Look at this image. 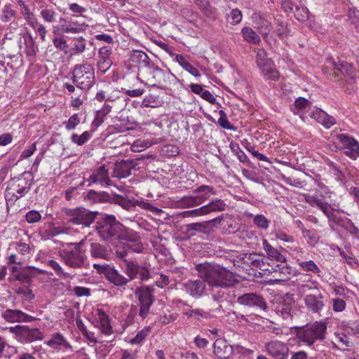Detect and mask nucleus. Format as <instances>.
Listing matches in <instances>:
<instances>
[{
  "mask_svg": "<svg viewBox=\"0 0 359 359\" xmlns=\"http://www.w3.org/2000/svg\"><path fill=\"white\" fill-rule=\"evenodd\" d=\"M95 175H96L97 178H98V180L100 181V184H106L107 185H109L110 179L108 177V170L106 169L104 165H102L99 167L95 172Z\"/></svg>",
  "mask_w": 359,
  "mask_h": 359,
  "instance_id": "obj_42",
  "label": "nucleus"
},
{
  "mask_svg": "<svg viewBox=\"0 0 359 359\" xmlns=\"http://www.w3.org/2000/svg\"><path fill=\"white\" fill-rule=\"evenodd\" d=\"M267 350L269 354L277 359H287L289 348L283 342L276 341L267 344Z\"/></svg>",
  "mask_w": 359,
  "mask_h": 359,
  "instance_id": "obj_26",
  "label": "nucleus"
},
{
  "mask_svg": "<svg viewBox=\"0 0 359 359\" xmlns=\"http://www.w3.org/2000/svg\"><path fill=\"white\" fill-rule=\"evenodd\" d=\"M1 316L6 322L10 323L32 322L35 320V318L29 316L18 309H7L3 311Z\"/></svg>",
  "mask_w": 359,
  "mask_h": 359,
  "instance_id": "obj_16",
  "label": "nucleus"
},
{
  "mask_svg": "<svg viewBox=\"0 0 359 359\" xmlns=\"http://www.w3.org/2000/svg\"><path fill=\"white\" fill-rule=\"evenodd\" d=\"M323 295L319 292L317 294H309L304 297V303L307 309L313 313H319L325 307Z\"/></svg>",
  "mask_w": 359,
  "mask_h": 359,
  "instance_id": "obj_20",
  "label": "nucleus"
},
{
  "mask_svg": "<svg viewBox=\"0 0 359 359\" xmlns=\"http://www.w3.org/2000/svg\"><path fill=\"white\" fill-rule=\"evenodd\" d=\"M88 243L84 246L88 248L91 257L95 259H108L109 252L107 248L100 243L93 242L88 239Z\"/></svg>",
  "mask_w": 359,
  "mask_h": 359,
  "instance_id": "obj_25",
  "label": "nucleus"
},
{
  "mask_svg": "<svg viewBox=\"0 0 359 359\" xmlns=\"http://www.w3.org/2000/svg\"><path fill=\"white\" fill-rule=\"evenodd\" d=\"M123 225L114 215H104L96 223L95 229L102 240L119 238Z\"/></svg>",
  "mask_w": 359,
  "mask_h": 359,
  "instance_id": "obj_4",
  "label": "nucleus"
},
{
  "mask_svg": "<svg viewBox=\"0 0 359 359\" xmlns=\"http://www.w3.org/2000/svg\"><path fill=\"white\" fill-rule=\"evenodd\" d=\"M131 60L133 62L138 63L139 65H142L145 67V69H147L150 67L149 58L148 55L143 51H133V53L131 55Z\"/></svg>",
  "mask_w": 359,
  "mask_h": 359,
  "instance_id": "obj_37",
  "label": "nucleus"
},
{
  "mask_svg": "<svg viewBox=\"0 0 359 359\" xmlns=\"http://www.w3.org/2000/svg\"><path fill=\"white\" fill-rule=\"evenodd\" d=\"M144 74L147 84L153 86H158L162 88L171 83L172 79H177L175 75L172 72H165L154 65L144 69Z\"/></svg>",
  "mask_w": 359,
  "mask_h": 359,
  "instance_id": "obj_6",
  "label": "nucleus"
},
{
  "mask_svg": "<svg viewBox=\"0 0 359 359\" xmlns=\"http://www.w3.org/2000/svg\"><path fill=\"white\" fill-rule=\"evenodd\" d=\"M85 39L82 36H81L79 39H77L76 42L74 43V46L72 48V50L73 51L72 54L81 53L85 50Z\"/></svg>",
  "mask_w": 359,
  "mask_h": 359,
  "instance_id": "obj_54",
  "label": "nucleus"
},
{
  "mask_svg": "<svg viewBox=\"0 0 359 359\" xmlns=\"http://www.w3.org/2000/svg\"><path fill=\"white\" fill-rule=\"evenodd\" d=\"M280 179L289 185L299 187V188H301L303 187V182L298 178H294L292 177H287L284 174H280Z\"/></svg>",
  "mask_w": 359,
  "mask_h": 359,
  "instance_id": "obj_52",
  "label": "nucleus"
},
{
  "mask_svg": "<svg viewBox=\"0 0 359 359\" xmlns=\"http://www.w3.org/2000/svg\"><path fill=\"white\" fill-rule=\"evenodd\" d=\"M72 81L76 87L87 90L95 83V72L93 65L87 62L76 65L73 72Z\"/></svg>",
  "mask_w": 359,
  "mask_h": 359,
  "instance_id": "obj_5",
  "label": "nucleus"
},
{
  "mask_svg": "<svg viewBox=\"0 0 359 359\" xmlns=\"http://www.w3.org/2000/svg\"><path fill=\"white\" fill-rule=\"evenodd\" d=\"M206 281L203 279L188 280L182 283V286L187 294L195 299L200 298L206 288Z\"/></svg>",
  "mask_w": 359,
  "mask_h": 359,
  "instance_id": "obj_15",
  "label": "nucleus"
},
{
  "mask_svg": "<svg viewBox=\"0 0 359 359\" xmlns=\"http://www.w3.org/2000/svg\"><path fill=\"white\" fill-rule=\"evenodd\" d=\"M225 203L221 199H217L211 201L208 204L194 210L193 212L197 215H203L212 212H221L225 210Z\"/></svg>",
  "mask_w": 359,
  "mask_h": 359,
  "instance_id": "obj_29",
  "label": "nucleus"
},
{
  "mask_svg": "<svg viewBox=\"0 0 359 359\" xmlns=\"http://www.w3.org/2000/svg\"><path fill=\"white\" fill-rule=\"evenodd\" d=\"M254 224L259 228L266 229L269 226V221L266 217L262 215H257L254 217Z\"/></svg>",
  "mask_w": 359,
  "mask_h": 359,
  "instance_id": "obj_55",
  "label": "nucleus"
},
{
  "mask_svg": "<svg viewBox=\"0 0 359 359\" xmlns=\"http://www.w3.org/2000/svg\"><path fill=\"white\" fill-rule=\"evenodd\" d=\"M237 302L243 306H257L262 309L266 307L262 297L255 293H245L238 297Z\"/></svg>",
  "mask_w": 359,
  "mask_h": 359,
  "instance_id": "obj_21",
  "label": "nucleus"
},
{
  "mask_svg": "<svg viewBox=\"0 0 359 359\" xmlns=\"http://www.w3.org/2000/svg\"><path fill=\"white\" fill-rule=\"evenodd\" d=\"M15 293L25 296L28 300H32L35 297L32 292V290L28 288L27 286L16 289Z\"/></svg>",
  "mask_w": 359,
  "mask_h": 359,
  "instance_id": "obj_62",
  "label": "nucleus"
},
{
  "mask_svg": "<svg viewBox=\"0 0 359 359\" xmlns=\"http://www.w3.org/2000/svg\"><path fill=\"white\" fill-rule=\"evenodd\" d=\"M80 123V119L76 114L70 116L69 120L65 123L67 130H72L76 128Z\"/></svg>",
  "mask_w": 359,
  "mask_h": 359,
  "instance_id": "obj_63",
  "label": "nucleus"
},
{
  "mask_svg": "<svg viewBox=\"0 0 359 359\" xmlns=\"http://www.w3.org/2000/svg\"><path fill=\"white\" fill-rule=\"evenodd\" d=\"M305 201L312 207L318 208L323 213H326L327 210L330 208L328 203L324 201V196L323 195H304Z\"/></svg>",
  "mask_w": 359,
  "mask_h": 359,
  "instance_id": "obj_30",
  "label": "nucleus"
},
{
  "mask_svg": "<svg viewBox=\"0 0 359 359\" xmlns=\"http://www.w3.org/2000/svg\"><path fill=\"white\" fill-rule=\"evenodd\" d=\"M93 266L99 273H103L106 278L115 286L123 287L129 282V280L121 274L118 270L108 264H93Z\"/></svg>",
  "mask_w": 359,
  "mask_h": 359,
  "instance_id": "obj_11",
  "label": "nucleus"
},
{
  "mask_svg": "<svg viewBox=\"0 0 359 359\" xmlns=\"http://www.w3.org/2000/svg\"><path fill=\"white\" fill-rule=\"evenodd\" d=\"M239 259L244 264L250 267L251 269L257 270V264H259V259H261V255L244 253L240 255Z\"/></svg>",
  "mask_w": 359,
  "mask_h": 359,
  "instance_id": "obj_35",
  "label": "nucleus"
},
{
  "mask_svg": "<svg viewBox=\"0 0 359 359\" xmlns=\"http://www.w3.org/2000/svg\"><path fill=\"white\" fill-rule=\"evenodd\" d=\"M140 265L133 262H127L126 266V273L129 276V280H133L137 277Z\"/></svg>",
  "mask_w": 359,
  "mask_h": 359,
  "instance_id": "obj_43",
  "label": "nucleus"
},
{
  "mask_svg": "<svg viewBox=\"0 0 359 359\" xmlns=\"http://www.w3.org/2000/svg\"><path fill=\"white\" fill-rule=\"evenodd\" d=\"M195 269L198 276L212 288H229L238 283L232 272L218 264L205 262L196 264Z\"/></svg>",
  "mask_w": 359,
  "mask_h": 359,
  "instance_id": "obj_1",
  "label": "nucleus"
},
{
  "mask_svg": "<svg viewBox=\"0 0 359 359\" xmlns=\"http://www.w3.org/2000/svg\"><path fill=\"white\" fill-rule=\"evenodd\" d=\"M337 139L344 145V154L353 159L359 156V143L353 137L345 134H339Z\"/></svg>",
  "mask_w": 359,
  "mask_h": 359,
  "instance_id": "obj_17",
  "label": "nucleus"
},
{
  "mask_svg": "<svg viewBox=\"0 0 359 359\" xmlns=\"http://www.w3.org/2000/svg\"><path fill=\"white\" fill-rule=\"evenodd\" d=\"M198 6L203 13L208 17H212L215 14L214 9L210 6L208 0L202 1Z\"/></svg>",
  "mask_w": 359,
  "mask_h": 359,
  "instance_id": "obj_56",
  "label": "nucleus"
},
{
  "mask_svg": "<svg viewBox=\"0 0 359 359\" xmlns=\"http://www.w3.org/2000/svg\"><path fill=\"white\" fill-rule=\"evenodd\" d=\"M214 353L219 359H229L233 354V347L226 340L217 339L213 344Z\"/></svg>",
  "mask_w": 359,
  "mask_h": 359,
  "instance_id": "obj_24",
  "label": "nucleus"
},
{
  "mask_svg": "<svg viewBox=\"0 0 359 359\" xmlns=\"http://www.w3.org/2000/svg\"><path fill=\"white\" fill-rule=\"evenodd\" d=\"M328 165L334 172V175L336 176V179L338 181L343 182L345 179V175L341 168L334 162H330Z\"/></svg>",
  "mask_w": 359,
  "mask_h": 359,
  "instance_id": "obj_53",
  "label": "nucleus"
},
{
  "mask_svg": "<svg viewBox=\"0 0 359 359\" xmlns=\"http://www.w3.org/2000/svg\"><path fill=\"white\" fill-rule=\"evenodd\" d=\"M154 288L153 286H141L136 288L135 294L137 297L140 303L139 314L142 318H145L149 312L151 306L154 302Z\"/></svg>",
  "mask_w": 359,
  "mask_h": 359,
  "instance_id": "obj_9",
  "label": "nucleus"
},
{
  "mask_svg": "<svg viewBox=\"0 0 359 359\" xmlns=\"http://www.w3.org/2000/svg\"><path fill=\"white\" fill-rule=\"evenodd\" d=\"M112 48L109 46H104L100 48L97 58L96 66L97 69L102 73L107 72L113 64L111 55Z\"/></svg>",
  "mask_w": 359,
  "mask_h": 359,
  "instance_id": "obj_14",
  "label": "nucleus"
},
{
  "mask_svg": "<svg viewBox=\"0 0 359 359\" xmlns=\"http://www.w3.org/2000/svg\"><path fill=\"white\" fill-rule=\"evenodd\" d=\"M294 294L286 293L276 307V313L283 319L289 320L292 317V309L294 304Z\"/></svg>",
  "mask_w": 359,
  "mask_h": 359,
  "instance_id": "obj_13",
  "label": "nucleus"
},
{
  "mask_svg": "<svg viewBox=\"0 0 359 359\" xmlns=\"http://www.w3.org/2000/svg\"><path fill=\"white\" fill-rule=\"evenodd\" d=\"M32 177L29 173L24 172L18 177L12 178L6 189L5 198L6 200H15L22 197L31 188Z\"/></svg>",
  "mask_w": 359,
  "mask_h": 359,
  "instance_id": "obj_3",
  "label": "nucleus"
},
{
  "mask_svg": "<svg viewBox=\"0 0 359 359\" xmlns=\"http://www.w3.org/2000/svg\"><path fill=\"white\" fill-rule=\"evenodd\" d=\"M263 248L268 255V259L275 260L278 262L286 261L285 256H283L277 249L272 247L266 240L263 241Z\"/></svg>",
  "mask_w": 359,
  "mask_h": 359,
  "instance_id": "obj_34",
  "label": "nucleus"
},
{
  "mask_svg": "<svg viewBox=\"0 0 359 359\" xmlns=\"http://www.w3.org/2000/svg\"><path fill=\"white\" fill-rule=\"evenodd\" d=\"M219 118L218 120V123L219 126L225 129H231L232 128V126L231 123L229 122V121L226 118V116L225 112L223 110L219 111Z\"/></svg>",
  "mask_w": 359,
  "mask_h": 359,
  "instance_id": "obj_64",
  "label": "nucleus"
},
{
  "mask_svg": "<svg viewBox=\"0 0 359 359\" xmlns=\"http://www.w3.org/2000/svg\"><path fill=\"white\" fill-rule=\"evenodd\" d=\"M161 104V100L158 95H149L146 96L142 101V106L145 107H157Z\"/></svg>",
  "mask_w": 359,
  "mask_h": 359,
  "instance_id": "obj_45",
  "label": "nucleus"
},
{
  "mask_svg": "<svg viewBox=\"0 0 359 359\" xmlns=\"http://www.w3.org/2000/svg\"><path fill=\"white\" fill-rule=\"evenodd\" d=\"M60 30L65 33H79L84 31L85 27L88 25L85 22H79L78 21H67L65 18L60 19Z\"/></svg>",
  "mask_w": 359,
  "mask_h": 359,
  "instance_id": "obj_28",
  "label": "nucleus"
},
{
  "mask_svg": "<svg viewBox=\"0 0 359 359\" xmlns=\"http://www.w3.org/2000/svg\"><path fill=\"white\" fill-rule=\"evenodd\" d=\"M76 327H78V329L82 332V334L85 337H86L91 341H95V340L94 339H93L90 337V333L88 332L86 327L85 326V325L83 324L82 320L80 318L79 316H77L76 318Z\"/></svg>",
  "mask_w": 359,
  "mask_h": 359,
  "instance_id": "obj_58",
  "label": "nucleus"
},
{
  "mask_svg": "<svg viewBox=\"0 0 359 359\" xmlns=\"http://www.w3.org/2000/svg\"><path fill=\"white\" fill-rule=\"evenodd\" d=\"M87 197L90 199H102V200H107L109 197V194L106 192L97 193L94 190H90L87 194Z\"/></svg>",
  "mask_w": 359,
  "mask_h": 359,
  "instance_id": "obj_61",
  "label": "nucleus"
},
{
  "mask_svg": "<svg viewBox=\"0 0 359 359\" xmlns=\"http://www.w3.org/2000/svg\"><path fill=\"white\" fill-rule=\"evenodd\" d=\"M90 133L88 131H86L81 135H78L75 133L72 134L71 136V140L72 142L76 144L79 146H81L84 144L90 138Z\"/></svg>",
  "mask_w": 359,
  "mask_h": 359,
  "instance_id": "obj_46",
  "label": "nucleus"
},
{
  "mask_svg": "<svg viewBox=\"0 0 359 359\" xmlns=\"http://www.w3.org/2000/svg\"><path fill=\"white\" fill-rule=\"evenodd\" d=\"M66 341L63 336L60 333L55 334L52 339L48 341V344L53 348H57L58 346L66 345Z\"/></svg>",
  "mask_w": 359,
  "mask_h": 359,
  "instance_id": "obj_50",
  "label": "nucleus"
},
{
  "mask_svg": "<svg viewBox=\"0 0 359 359\" xmlns=\"http://www.w3.org/2000/svg\"><path fill=\"white\" fill-rule=\"evenodd\" d=\"M150 332V328H145L141 331H140L136 336L130 340L131 344H140L141 343L145 337L149 334Z\"/></svg>",
  "mask_w": 359,
  "mask_h": 359,
  "instance_id": "obj_57",
  "label": "nucleus"
},
{
  "mask_svg": "<svg viewBox=\"0 0 359 359\" xmlns=\"http://www.w3.org/2000/svg\"><path fill=\"white\" fill-rule=\"evenodd\" d=\"M294 13L296 19L300 22H305L309 19V10L304 6H296Z\"/></svg>",
  "mask_w": 359,
  "mask_h": 359,
  "instance_id": "obj_44",
  "label": "nucleus"
},
{
  "mask_svg": "<svg viewBox=\"0 0 359 359\" xmlns=\"http://www.w3.org/2000/svg\"><path fill=\"white\" fill-rule=\"evenodd\" d=\"M318 283L313 280L310 275L303 274L297 279V290L299 295L303 296L311 291H318Z\"/></svg>",
  "mask_w": 359,
  "mask_h": 359,
  "instance_id": "obj_18",
  "label": "nucleus"
},
{
  "mask_svg": "<svg viewBox=\"0 0 359 359\" xmlns=\"http://www.w3.org/2000/svg\"><path fill=\"white\" fill-rule=\"evenodd\" d=\"M252 18L257 25V28L259 29L260 33L264 37H266L272 29L271 22L264 16L258 14H254Z\"/></svg>",
  "mask_w": 359,
  "mask_h": 359,
  "instance_id": "obj_32",
  "label": "nucleus"
},
{
  "mask_svg": "<svg viewBox=\"0 0 359 359\" xmlns=\"http://www.w3.org/2000/svg\"><path fill=\"white\" fill-rule=\"evenodd\" d=\"M65 215L69 217V222L75 225H83L88 227L99 215L97 211H90L84 208L65 209Z\"/></svg>",
  "mask_w": 359,
  "mask_h": 359,
  "instance_id": "obj_7",
  "label": "nucleus"
},
{
  "mask_svg": "<svg viewBox=\"0 0 359 359\" xmlns=\"http://www.w3.org/2000/svg\"><path fill=\"white\" fill-rule=\"evenodd\" d=\"M175 56V61L177 62L184 69L187 71L191 75L195 77L201 76L199 71L191 65L182 55L180 54H171Z\"/></svg>",
  "mask_w": 359,
  "mask_h": 359,
  "instance_id": "obj_33",
  "label": "nucleus"
},
{
  "mask_svg": "<svg viewBox=\"0 0 359 359\" xmlns=\"http://www.w3.org/2000/svg\"><path fill=\"white\" fill-rule=\"evenodd\" d=\"M69 229L65 226H51L47 231V234L55 237L60 234H68Z\"/></svg>",
  "mask_w": 359,
  "mask_h": 359,
  "instance_id": "obj_49",
  "label": "nucleus"
},
{
  "mask_svg": "<svg viewBox=\"0 0 359 359\" xmlns=\"http://www.w3.org/2000/svg\"><path fill=\"white\" fill-rule=\"evenodd\" d=\"M264 77L266 80L275 81L279 78L278 72L273 67V64L269 65L261 69Z\"/></svg>",
  "mask_w": 359,
  "mask_h": 359,
  "instance_id": "obj_39",
  "label": "nucleus"
},
{
  "mask_svg": "<svg viewBox=\"0 0 359 359\" xmlns=\"http://www.w3.org/2000/svg\"><path fill=\"white\" fill-rule=\"evenodd\" d=\"M243 38L248 43H257L259 42L260 39L258 34L250 27H243L241 30Z\"/></svg>",
  "mask_w": 359,
  "mask_h": 359,
  "instance_id": "obj_38",
  "label": "nucleus"
},
{
  "mask_svg": "<svg viewBox=\"0 0 359 359\" xmlns=\"http://www.w3.org/2000/svg\"><path fill=\"white\" fill-rule=\"evenodd\" d=\"M276 32L280 39H284L290 35V29L287 22L281 18H276Z\"/></svg>",
  "mask_w": 359,
  "mask_h": 359,
  "instance_id": "obj_36",
  "label": "nucleus"
},
{
  "mask_svg": "<svg viewBox=\"0 0 359 359\" xmlns=\"http://www.w3.org/2000/svg\"><path fill=\"white\" fill-rule=\"evenodd\" d=\"M88 243V239L85 237L78 243H67V247H72V248L64 249L61 252L60 256L64 263L72 269L87 268L88 266V257L86 255V250H83V248Z\"/></svg>",
  "mask_w": 359,
  "mask_h": 359,
  "instance_id": "obj_2",
  "label": "nucleus"
},
{
  "mask_svg": "<svg viewBox=\"0 0 359 359\" xmlns=\"http://www.w3.org/2000/svg\"><path fill=\"white\" fill-rule=\"evenodd\" d=\"M326 330L325 323L316 322L300 332L299 338L307 345L311 346L316 340L322 341L325 339Z\"/></svg>",
  "mask_w": 359,
  "mask_h": 359,
  "instance_id": "obj_8",
  "label": "nucleus"
},
{
  "mask_svg": "<svg viewBox=\"0 0 359 359\" xmlns=\"http://www.w3.org/2000/svg\"><path fill=\"white\" fill-rule=\"evenodd\" d=\"M25 218L28 223L33 224L39 222L41 218V215L36 210H31L26 214Z\"/></svg>",
  "mask_w": 359,
  "mask_h": 359,
  "instance_id": "obj_59",
  "label": "nucleus"
},
{
  "mask_svg": "<svg viewBox=\"0 0 359 359\" xmlns=\"http://www.w3.org/2000/svg\"><path fill=\"white\" fill-rule=\"evenodd\" d=\"M41 15L45 21L53 22L55 20L56 13L54 11L43 9L41 11Z\"/></svg>",
  "mask_w": 359,
  "mask_h": 359,
  "instance_id": "obj_60",
  "label": "nucleus"
},
{
  "mask_svg": "<svg viewBox=\"0 0 359 359\" xmlns=\"http://www.w3.org/2000/svg\"><path fill=\"white\" fill-rule=\"evenodd\" d=\"M272 60L266 57V53L264 49H258L257 51V64L262 69L269 65H272Z\"/></svg>",
  "mask_w": 359,
  "mask_h": 359,
  "instance_id": "obj_41",
  "label": "nucleus"
},
{
  "mask_svg": "<svg viewBox=\"0 0 359 359\" xmlns=\"http://www.w3.org/2000/svg\"><path fill=\"white\" fill-rule=\"evenodd\" d=\"M9 332L15 334L18 341L21 343H30L36 340H41L43 336L37 328H29L27 325H15L9 327Z\"/></svg>",
  "mask_w": 359,
  "mask_h": 359,
  "instance_id": "obj_10",
  "label": "nucleus"
},
{
  "mask_svg": "<svg viewBox=\"0 0 359 359\" xmlns=\"http://www.w3.org/2000/svg\"><path fill=\"white\" fill-rule=\"evenodd\" d=\"M272 271L278 273L280 280H286L293 274L294 270L290 266L286 261H281L274 267H271Z\"/></svg>",
  "mask_w": 359,
  "mask_h": 359,
  "instance_id": "obj_31",
  "label": "nucleus"
},
{
  "mask_svg": "<svg viewBox=\"0 0 359 359\" xmlns=\"http://www.w3.org/2000/svg\"><path fill=\"white\" fill-rule=\"evenodd\" d=\"M137 160H121L114 163L112 177L118 179L126 178L131 175L133 170L137 169Z\"/></svg>",
  "mask_w": 359,
  "mask_h": 359,
  "instance_id": "obj_12",
  "label": "nucleus"
},
{
  "mask_svg": "<svg viewBox=\"0 0 359 359\" xmlns=\"http://www.w3.org/2000/svg\"><path fill=\"white\" fill-rule=\"evenodd\" d=\"M299 266L304 271H311L316 273L320 271L318 266L312 260L299 262Z\"/></svg>",
  "mask_w": 359,
  "mask_h": 359,
  "instance_id": "obj_48",
  "label": "nucleus"
},
{
  "mask_svg": "<svg viewBox=\"0 0 359 359\" xmlns=\"http://www.w3.org/2000/svg\"><path fill=\"white\" fill-rule=\"evenodd\" d=\"M328 219L330 226L333 225L342 226L343 219L336 214L333 208H328L326 213H324Z\"/></svg>",
  "mask_w": 359,
  "mask_h": 359,
  "instance_id": "obj_40",
  "label": "nucleus"
},
{
  "mask_svg": "<svg viewBox=\"0 0 359 359\" xmlns=\"http://www.w3.org/2000/svg\"><path fill=\"white\" fill-rule=\"evenodd\" d=\"M212 221L191 223L185 225V231L189 236H194L197 233L210 234L212 231Z\"/></svg>",
  "mask_w": 359,
  "mask_h": 359,
  "instance_id": "obj_23",
  "label": "nucleus"
},
{
  "mask_svg": "<svg viewBox=\"0 0 359 359\" xmlns=\"http://www.w3.org/2000/svg\"><path fill=\"white\" fill-rule=\"evenodd\" d=\"M19 46L21 50L26 53L27 56L34 57L38 50L37 45L33 39L31 34H25L19 40Z\"/></svg>",
  "mask_w": 359,
  "mask_h": 359,
  "instance_id": "obj_27",
  "label": "nucleus"
},
{
  "mask_svg": "<svg viewBox=\"0 0 359 359\" xmlns=\"http://www.w3.org/2000/svg\"><path fill=\"white\" fill-rule=\"evenodd\" d=\"M196 196H190L187 201L192 205H199L205 201L209 198L210 194L215 195L216 193L213 188L207 185H201L194 190Z\"/></svg>",
  "mask_w": 359,
  "mask_h": 359,
  "instance_id": "obj_19",
  "label": "nucleus"
},
{
  "mask_svg": "<svg viewBox=\"0 0 359 359\" xmlns=\"http://www.w3.org/2000/svg\"><path fill=\"white\" fill-rule=\"evenodd\" d=\"M24 272L27 274V278L32 282V278L38 274H45L46 271L44 270L36 268L34 266H27L25 268L22 269Z\"/></svg>",
  "mask_w": 359,
  "mask_h": 359,
  "instance_id": "obj_51",
  "label": "nucleus"
},
{
  "mask_svg": "<svg viewBox=\"0 0 359 359\" xmlns=\"http://www.w3.org/2000/svg\"><path fill=\"white\" fill-rule=\"evenodd\" d=\"M328 67L332 68L334 70V75L335 76H339V73H341L345 76H348L351 79H353L355 75V70L353 67L349 63L341 62H337L332 60L328 61Z\"/></svg>",
  "mask_w": 359,
  "mask_h": 359,
  "instance_id": "obj_22",
  "label": "nucleus"
},
{
  "mask_svg": "<svg viewBox=\"0 0 359 359\" xmlns=\"http://www.w3.org/2000/svg\"><path fill=\"white\" fill-rule=\"evenodd\" d=\"M242 13L240 10L233 9L229 14L227 15V21L232 25H237L242 20Z\"/></svg>",
  "mask_w": 359,
  "mask_h": 359,
  "instance_id": "obj_47",
  "label": "nucleus"
}]
</instances>
